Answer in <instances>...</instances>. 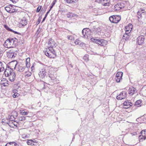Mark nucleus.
I'll use <instances>...</instances> for the list:
<instances>
[{
	"label": "nucleus",
	"instance_id": "a878e982",
	"mask_svg": "<svg viewBox=\"0 0 146 146\" xmlns=\"http://www.w3.org/2000/svg\"><path fill=\"white\" fill-rule=\"evenodd\" d=\"M132 28V25L131 23H129L127 26L125 27V30H129V31H131Z\"/></svg>",
	"mask_w": 146,
	"mask_h": 146
},
{
	"label": "nucleus",
	"instance_id": "0e129e2a",
	"mask_svg": "<svg viewBox=\"0 0 146 146\" xmlns=\"http://www.w3.org/2000/svg\"><path fill=\"white\" fill-rule=\"evenodd\" d=\"M46 17H44L43 18V20H42V21H44L45 19L46 18Z\"/></svg>",
	"mask_w": 146,
	"mask_h": 146
},
{
	"label": "nucleus",
	"instance_id": "09e8293b",
	"mask_svg": "<svg viewBox=\"0 0 146 146\" xmlns=\"http://www.w3.org/2000/svg\"><path fill=\"white\" fill-rule=\"evenodd\" d=\"M94 30L96 32V31L97 32H99L101 31V30L99 28H98L97 29H96Z\"/></svg>",
	"mask_w": 146,
	"mask_h": 146
},
{
	"label": "nucleus",
	"instance_id": "5701e85b",
	"mask_svg": "<svg viewBox=\"0 0 146 146\" xmlns=\"http://www.w3.org/2000/svg\"><path fill=\"white\" fill-rule=\"evenodd\" d=\"M66 15L68 18H71L72 17H76L77 15L72 13L69 12Z\"/></svg>",
	"mask_w": 146,
	"mask_h": 146
},
{
	"label": "nucleus",
	"instance_id": "f704fd0d",
	"mask_svg": "<svg viewBox=\"0 0 146 146\" xmlns=\"http://www.w3.org/2000/svg\"><path fill=\"white\" fill-rule=\"evenodd\" d=\"M67 38L68 40H74V38L72 35L68 36Z\"/></svg>",
	"mask_w": 146,
	"mask_h": 146
},
{
	"label": "nucleus",
	"instance_id": "c03bdc74",
	"mask_svg": "<svg viewBox=\"0 0 146 146\" xmlns=\"http://www.w3.org/2000/svg\"><path fill=\"white\" fill-rule=\"evenodd\" d=\"M41 6L38 7H37V9H36V12H39L40 11V10L41 9Z\"/></svg>",
	"mask_w": 146,
	"mask_h": 146
},
{
	"label": "nucleus",
	"instance_id": "f03ea898",
	"mask_svg": "<svg viewBox=\"0 0 146 146\" xmlns=\"http://www.w3.org/2000/svg\"><path fill=\"white\" fill-rule=\"evenodd\" d=\"M18 40L16 38H10L7 40L4 44L5 47L7 48H14L18 45Z\"/></svg>",
	"mask_w": 146,
	"mask_h": 146
},
{
	"label": "nucleus",
	"instance_id": "7c9ffc66",
	"mask_svg": "<svg viewBox=\"0 0 146 146\" xmlns=\"http://www.w3.org/2000/svg\"><path fill=\"white\" fill-rule=\"evenodd\" d=\"M141 103V102L140 100H137L135 102V106L137 107H139V106H140Z\"/></svg>",
	"mask_w": 146,
	"mask_h": 146
},
{
	"label": "nucleus",
	"instance_id": "5fc2aeb1",
	"mask_svg": "<svg viewBox=\"0 0 146 146\" xmlns=\"http://www.w3.org/2000/svg\"><path fill=\"white\" fill-rule=\"evenodd\" d=\"M50 12V10H49L47 12L46 14H45V16H44L45 17H46L48 15V14Z\"/></svg>",
	"mask_w": 146,
	"mask_h": 146
},
{
	"label": "nucleus",
	"instance_id": "c756f323",
	"mask_svg": "<svg viewBox=\"0 0 146 146\" xmlns=\"http://www.w3.org/2000/svg\"><path fill=\"white\" fill-rule=\"evenodd\" d=\"M130 37V35H126V34H124L123 35V39H125L126 40L127 39H128Z\"/></svg>",
	"mask_w": 146,
	"mask_h": 146
},
{
	"label": "nucleus",
	"instance_id": "13d9d810",
	"mask_svg": "<svg viewBox=\"0 0 146 146\" xmlns=\"http://www.w3.org/2000/svg\"><path fill=\"white\" fill-rule=\"evenodd\" d=\"M41 105V103L40 102H39L37 103V105L39 107H40Z\"/></svg>",
	"mask_w": 146,
	"mask_h": 146
},
{
	"label": "nucleus",
	"instance_id": "603ef678",
	"mask_svg": "<svg viewBox=\"0 0 146 146\" xmlns=\"http://www.w3.org/2000/svg\"><path fill=\"white\" fill-rule=\"evenodd\" d=\"M10 1H12L13 3H16L18 1V0H11Z\"/></svg>",
	"mask_w": 146,
	"mask_h": 146
},
{
	"label": "nucleus",
	"instance_id": "7ed1b4c3",
	"mask_svg": "<svg viewBox=\"0 0 146 146\" xmlns=\"http://www.w3.org/2000/svg\"><path fill=\"white\" fill-rule=\"evenodd\" d=\"M17 62H13L10 63V66H8V67H7L4 72V74L6 77H8V76L13 73V66L12 65L14 66V69H15L16 66L17 65Z\"/></svg>",
	"mask_w": 146,
	"mask_h": 146
},
{
	"label": "nucleus",
	"instance_id": "774afa93",
	"mask_svg": "<svg viewBox=\"0 0 146 146\" xmlns=\"http://www.w3.org/2000/svg\"><path fill=\"white\" fill-rule=\"evenodd\" d=\"M70 65L71 66V67H72V65Z\"/></svg>",
	"mask_w": 146,
	"mask_h": 146
},
{
	"label": "nucleus",
	"instance_id": "473e14b6",
	"mask_svg": "<svg viewBox=\"0 0 146 146\" xmlns=\"http://www.w3.org/2000/svg\"><path fill=\"white\" fill-rule=\"evenodd\" d=\"M83 59L85 60L86 62H87L89 60V58L88 57V55L86 54L83 57Z\"/></svg>",
	"mask_w": 146,
	"mask_h": 146
},
{
	"label": "nucleus",
	"instance_id": "49530a36",
	"mask_svg": "<svg viewBox=\"0 0 146 146\" xmlns=\"http://www.w3.org/2000/svg\"><path fill=\"white\" fill-rule=\"evenodd\" d=\"M30 58H27L26 60V63H30Z\"/></svg>",
	"mask_w": 146,
	"mask_h": 146
},
{
	"label": "nucleus",
	"instance_id": "ea45409f",
	"mask_svg": "<svg viewBox=\"0 0 146 146\" xmlns=\"http://www.w3.org/2000/svg\"><path fill=\"white\" fill-rule=\"evenodd\" d=\"M21 114L22 115H27L28 113V112H25L24 110H23L21 112Z\"/></svg>",
	"mask_w": 146,
	"mask_h": 146
},
{
	"label": "nucleus",
	"instance_id": "393cba45",
	"mask_svg": "<svg viewBox=\"0 0 146 146\" xmlns=\"http://www.w3.org/2000/svg\"><path fill=\"white\" fill-rule=\"evenodd\" d=\"M27 142L28 145H36V143H37L31 140H28Z\"/></svg>",
	"mask_w": 146,
	"mask_h": 146
},
{
	"label": "nucleus",
	"instance_id": "6ab92c4d",
	"mask_svg": "<svg viewBox=\"0 0 146 146\" xmlns=\"http://www.w3.org/2000/svg\"><path fill=\"white\" fill-rule=\"evenodd\" d=\"M137 92L136 89L133 87H130L128 90V93L131 95H132Z\"/></svg>",
	"mask_w": 146,
	"mask_h": 146
},
{
	"label": "nucleus",
	"instance_id": "b1692460",
	"mask_svg": "<svg viewBox=\"0 0 146 146\" xmlns=\"http://www.w3.org/2000/svg\"><path fill=\"white\" fill-rule=\"evenodd\" d=\"M5 146H18V145L15 142H11L7 143Z\"/></svg>",
	"mask_w": 146,
	"mask_h": 146
},
{
	"label": "nucleus",
	"instance_id": "a19ab883",
	"mask_svg": "<svg viewBox=\"0 0 146 146\" xmlns=\"http://www.w3.org/2000/svg\"><path fill=\"white\" fill-rule=\"evenodd\" d=\"M19 95V94L15 92V93L13 95V96L14 98H16Z\"/></svg>",
	"mask_w": 146,
	"mask_h": 146
},
{
	"label": "nucleus",
	"instance_id": "1a4fd4ad",
	"mask_svg": "<svg viewBox=\"0 0 146 146\" xmlns=\"http://www.w3.org/2000/svg\"><path fill=\"white\" fill-rule=\"evenodd\" d=\"M123 74V72H118L117 73L115 78L117 82H119L122 80Z\"/></svg>",
	"mask_w": 146,
	"mask_h": 146
},
{
	"label": "nucleus",
	"instance_id": "ddd939ff",
	"mask_svg": "<svg viewBox=\"0 0 146 146\" xmlns=\"http://www.w3.org/2000/svg\"><path fill=\"white\" fill-rule=\"evenodd\" d=\"M5 9L8 12L10 13H12L15 12L16 10L12 8V6L9 5L5 7Z\"/></svg>",
	"mask_w": 146,
	"mask_h": 146
},
{
	"label": "nucleus",
	"instance_id": "4468645a",
	"mask_svg": "<svg viewBox=\"0 0 146 146\" xmlns=\"http://www.w3.org/2000/svg\"><path fill=\"white\" fill-rule=\"evenodd\" d=\"M123 108L126 109H127L130 106H132L133 105V104L129 101L127 100L125 101L123 103Z\"/></svg>",
	"mask_w": 146,
	"mask_h": 146
},
{
	"label": "nucleus",
	"instance_id": "e433bc0d",
	"mask_svg": "<svg viewBox=\"0 0 146 146\" xmlns=\"http://www.w3.org/2000/svg\"><path fill=\"white\" fill-rule=\"evenodd\" d=\"M12 115H13L15 118H17L18 116V113L17 112H16V111H14L12 112Z\"/></svg>",
	"mask_w": 146,
	"mask_h": 146
},
{
	"label": "nucleus",
	"instance_id": "423d86ee",
	"mask_svg": "<svg viewBox=\"0 0 146 146\" xmlns=\"http://www.w3.org/2000/svg\"><path fill=\"white\" fill-rule=\"evenodd\" d=\"M91 40L102 46H105L107 44V41L104 39L100 40L94 38H92Z\"/></svg>",
	"mask_w": 146,
	"mask_h": 146
},
{
	"label": "nucleus",
	"instance_id": "c85d7f7f",
	"mask_svg": "<svg viewBox=\"0 0 146 146\" xmlns=\"http://www.w3.org/2000/svg\"><path fill=\"white\" fill-rule=\"evenodd\" d=\"M4 69L3 64L1 62H0V72L4 71Z\"/></svg>",
	"mask_w": 146,
	"mask_h": 146
},
{
	"label": "nucleus",
	"instance_id": "bb28decb",
	"mask_svg": "<svg viewBox=\"0 0 146 146\" xmlns=\"http://www.w3.org/2000/svg\"><path fill=\"white\" fill-rule=\"evenodd\" d=\"M114 9H115V10L117 11L120 10L119 5V3H118L117 4L115 5L114 7Z\"/></svg>",
	"mask_w": 146,
	"mask_h": 146
},
{
	"label": "nucleus",
	"instance_id": "412c9836",
	"mask_svg": "<svg viewBox=\"0 0 146 146\" xmlns=\"http://www.w3.org/2000/svg\"><path fill=\"white\" fill-rule=\"evenodd\" d=\"M9 80L11 82H13L15 79V74L14 72L12 73L11 74L8 76Z\"/></svg>",
	"mask_w": 146,
	"mask_h": 146
},
{
	"label": "nucleus",
	"instance_id": "4c0bfd02",
	"mask_svg": "<svg viewBox=\"0 0 146 146\" xmlns=\"http://www.w3.org/2000/svg\"><path fill=\"white\" fill-rule=\"evenodd\" d=\"M49 76L51 78V79L52 80H54L56 78L54 76V75L51 74H49Z\"/></svg>",
	"mask_w": 146,
	"mask_h": 146
},
{
	"label": "nucleus",
	"instance_id": "864d4df0",
	"mask_svg": "<svg viewBox=\"0 0 146 146\" xmlns=\"http://www.w3.org/2000/svg\"><path fill=\"white\" fill-rule=\"evenodd\" d=\"M56 1L57 0H54L52 3V5H54L56 2Z\"/></svg>",
	"mask_w": 146,
	"mask_h": 146
},
{
	"label": "nucleus",
	"instance_id": "2f4dec72",
	"mask_svg": "<svg viewBox=\"0 0 146 146\" xmlns=\"http://www.w3.org/2000/svg\"><path fill=\"white\" fill-rule=\"evenodd\" d=\"M26 117L23 115L19 117V119L20 121H23L25 119Z\"/></svg>",
	"mask_w": 146,
	"mask_h": 146
},
{
	"label": "nucleus",
	"instance_id": "e2e57ef3",
	"mask_svg": "<svg viewBox=\"0 0 146 146\" xmlns=\"http://www.w3.org/2000/svg\"><path fill=\"white\" fill-rule=\"evenodd\" d=\"M40 20L39 19H38V21H37V22L36 23H37L38 24L40 23Z\"/></svg>",
	"mask_w": 146,
	"mask_h": 146
},
{
	"label": "nucleus",
	"instance_id": "20e7f679",
	"mask_svg": "<svg viewBox=\"0 0 146 146\" xmlns=\"http://www.w3.org/2000/svg\"><path fill=\"white\" fill-rule=\"evenodd\" d=\"M137 13L139 21L141 20H144L146 18V12H145L144 10L143 9L139 11Z\"/></svg>",
	"mask_w": 146,
	"mask_h": 146
},
{
	"label": "nucleus",
	"instance_id": "de8ad7c7",
	"mask_svg": "<svg viewBox=\"0 0 146 146\" xmlns=\"http://www.w3.org/2000/svg\"><path fill=\"white\" fill-rule=\"evenodd\" d=\"M130 134L132 136H133V135H135L137 134V133L135 132L131 133Z\"/></svg>",
	"mask_w": 146,
	"mask_h": 146
},
{
	"label": "nucleus",
	"instance_id": "680f3d73",
	"mask_svg": "<svg viewBox=\"0 0 146 146\" xmlns=\"http://www.w3.org/2000/svg\"><path fill=\"white\" fill-rule=\"evenodd\" d=\"M54 6V5H52L50 7V9L49 10H50V11L53 8V6Z\"/></svg>",
	"mask_w": 146,
	"mask_h": 146
},
{
	"label": "nucleus",
	"instance_id": "bf43d9fd",
	"mask_svg": "<svg viewBox=\"0 0 146 146\" xmlns=\"http://www.w3.org/2000/svg\"><path fill=\"white\" fill-rule=\"evenodd\" d=\"M82 35H83L82 37H85L86 36V35H85V32H84V33L82 32Z\"/></svg>",
	"mask_w": 146,
	"mask_h": 146
},
{
	"label": "nucleus",
	"instance_id": "39448f33",
	"mask_svg": "<svg viewBox=\"0 0 146 146\" xmlns=\"http://www.w3.org/2000/svg\"><path fill=\"white\" fill-rule=\"evenodd\" d=\"M17 49L16 48H13L9 50L7 53V56L10 58H14L17 56Z\"/></svg>",
	"mask_w": 146,
	"mask_h": 146
},
{
	"label": "nucleus",
	"instance_id": "0eeeda50",
	"mask_svg": "<svg viewBox=\"0 0 146 146\" xmlns=\"http://www.w3.org/2000/svg\"><path fill=\"white\" fill-rule=\"evenodd\" d=\"M47 68L46 67L42 66L40 68L38 75L40 77L43 78L47 74L46 70Z\"/></svg>",
	"mask_w": 146,
	"mask_h": 146
},
{
	"label": "nucleus",
	"instance_id": "58836bf2",
	"mask_svg": "<svg viewBox=\"0 0 146 146\" xmlns=\"http://www.w3.org/2000/svg\"><path fill=\"white\" fill-rule=\"evenodd\" d=\"M4 27L8 31L11 32L12 31V30L8 26L6 25H4Z\"/></svg>",
	"mask_w": 146,
	"mask_h": 146
},
{
	"label": "nucleus",
	"instance_id": "9b49d317",
	"mask_svg": "<svg viewBox=\"0 0 146 146\" xmlns=\"http://www.w3.org/2000/svg\"><path fill=\"white\" fill-rule=\"evenodd\" d=\"M126 97V92L123 91L116 97V98L118 100H121L125 98Z\"/></svg>",
	"mask_w": 146,
	"mask_h": 146
},
{
	"label": "nucleus",
	"instance_id": "69168bd1",
	"mask_svg": "<svg viewBox=\"0 0 146 146\" xmlns=\"http://www.w3.org/2000/svg\"><path fill=\"white\" fill-rule=\"evenodd\" d=\"M34 68V66L33 65L31 67V69H32V70H33V68Z\"/></svg>",
	"mask_w": 146,
	"mask_h": 146
},
{
	"label": "nucleus",
	"instance_id": "338daca9",
	"mask_svg": "<svg viewBox=\"0 0 146 146\" xmlns=\"http://www.w3.org/2000/svg\"><path fill=\"white\" fill-rule=\"evenodd\" d=\"M47 106H45L44 107V108H47Z\"/></svg>",
	"mask_w": 146,
	"mask_h": 146
},
{
	"label": "nucleus",
	"instance_id": "9d476101",
	"mask_svg": "<svg viewBox=\"0 0 146 146\" xmlns=\"http://www.w3.org/2000/svg\"><path fill=\"white\" fill-rule=\"evenodd\" d=\"M141 133V135L139 136V138L140 139V141H142L143 140L146 139V129L142 130Z\"/></svg>",
	"mask_w": 146,
	"mask_h": 146
},
{
	"label": "nucleus",
	"instance_id": "cd10ccee",
	"mask_svg": "<svg viewBox=\"0 0 146 146\" xmlns=\"http://www.w3.org/2000/svg\"><path fill=\"white\" fill-rule=\"evenodd\" d=\"M67 3H75L76 0H64Z\"/></svg>",
	"mask_w": 146,
	"mask_h": 146
},
{
	"label": "nucleus",
	"instance_id": "aec40b11",
	"mask_svg": "<svg viewBox=\"0 0 146 146\" xmlns=\"http://www.w3.org/2000/svg\"><path fill=\"white\" fill-rule=\"evenodd\" d=\"M25 66H23L22 64H21L19 65L17 70L18 71L20 72H22L25 70Z\"/></svg>",
	"mask_w": 146,
	"mask_h": 146
},
{
	"label": "nucleus",
	"instance_id": "6e6d98bb",
	"mask_svg": "<svg viewBox=\"0 0 146 146\" xmlns=\"http://www.w3.org/2000/svg\"><path fill=\"white\" fill-rule=\"evenodd\" d=\"M3 52L0 51V58L1 57L3 54Z\"/></svg>",
	"mask_w": 146,
	"mask_h": 146
},
{
	"label": "nucleus",
	"instance_id": "4be33fe9",
	"mask_svg": "<svg viewBox=\"0 0 146 146\" xmlns=\"http://www.w3.org/2000/svg\"><path fill=\"white\" fill-rule=\"evenodd\" d=\"M110 3V0H102V4L104 6H108Z\"/></svg>",
	"mask_w": 146,
	"mask_h": 146
},
{
	"label": "nucleus",
	"instance_id": "f257e3e1",
	"mask_svg": "<svg viewBox=\"0 0 146 146\" xmlns=\"http://www.w3.org/2000/svg\"><path fill=\"white\" fill-rule=\"evenodd\" d=\"M48 44L49 47L45 51V54L50 58H53L55 52L52 48L56 47V43L51 38L49 39Z\"/></svg>",
	"mask_w": 146,
	"mask_h": 146
},
{
	"label": "nucleus",
	"instance_id": "a211bd4d",
	"mask_svg": "<svg viewBox=\"0 0 146 146\" xmlns=\"http://www.w3.org/2000/svg\"><path fill=\"white\" fill-rule=\"evenodd\" d=\"M84 32H85V35L87 37L92 34V33L89 29H84L82 31V33H84Z\"/></svg>",
	"mask_w": 146,
	"mask_h": 146
},
{
	"label": "nucleus",
	"instance_id": "8fccbe9b",
	"mask_svg": "<svg viewBox=\"0 0 146 146\" xmlns=\"http://www.w3.org/2000/svg\"><path fill=\"white\" fill-rule=\"evenodd\" d=\"M95 1L98 3H102V0H96Z\"/></svg>",
	"mask_w": 146,
	"mask_h": 146
},
{
	"label": "nucleus",
	"instance_id": "79ce46f5",
	"mask_svg": "<svg viewBox=\"0 0 146 146\" xmlns=\"http://www.w3.org/2000/svg\"><path fill=\"white\" fill-rule=\"evenodd\" d=\"M80 42V41L79 40L76 39L75 41V43L76 44H79V43Z\"/></svg>",
	"mask_w": 146,
	"mask_h": 146
},
{
	"label": "nucleus",
	"instance_id": "37998d69",
	"mask_svg": "<svg viewBox=\"0 0 146 146\" xmlns=\"http://www.w3.org/2000/svg\"><path fill=\"white\" fill-rule=\"evenodd\" d=\"M125 34H126V35H129L131 31H129V30H125Z\"/></svg>",
	"mask_w": 146,
	"mask_h": 146
},
{
	"label": "nucleus",
	"instance_id": "dca6fc26",
	"mask_svg": "<svg viewBox=\"0 0 146 146\" xmlns=\"http://www.w3.org/2000/svg\"><path fill=\"white\" fill-rule=\"evenodd\" d=\"M8 81L5 78H3L0 82V84L1 86L5 87L8 86L9 84L8 83Z\"/></svg>",
	"mask_w": 146,
	"mask_h": 146
},
{
	"label": "nucleus",
	"instance_id": "6e6552de",
	"mask_svg": "<svg viewBox=\"0 0 146 146\" xmlns=\"http://www.w3.org/2000/svg\"><path fill=\"white\" fill-rule=\"evenodd\" d=\"M110 21L113 23H117L121 20V17L119 15H113L109 17Z\"/></svg>",
	"mask_w": 146,
	"mask_h": 146
},
{
	"label": "nucleus",
	"instance_id": "c9c22d12",
	"mask_svg": "<svg viewBox=\"0 0 146 146\" xmlns=\"http://www.w3.org/2000/svg\"><path fill=\"white\" fill-rule=\"evenodd\" d=\"M16 118H15V117L13 115H11L9 117V121H14L15 119Z\"/></svg>",
	"mask_w": 146,
	"mask_h": 146
},
{
	"label": "nucleus",
	"instance_id": "2eb2a0df",
	"mask_svg": "<svg viewBox=\"0 0 146 146\" xmlns=\"http://www.w3.org/2000/svg\"><path fill=\"white\" fill-rule=\"evenodd\" d=\"M27 24V21L25 17H23L20 22L19 26L20 27H22L26 25Z\"/></svg>",
	"mask_w": 146,
	"mask_h": 146
},
{
	"label": "nucleus",
	"instance_id": "4d7b16f0",
	"mask_svg": "<svg viewBox=\"0 0 146 146\" xmlns=\"http://www.w3.org/2000/svg\"><path fill=\"white\" fill-rule=\"evenodd\" d=\"M80 46H84V45L85 44H84V43L82 42V43H81L80 44Z\"/></svg>",
	"mask_w": 146,
	"mask_h": 146
},
{
	"label": "nucleus",
	"instance_id": "3c124183",
	"mask_svg": "<svg viewBox=\"0 0 146 146\" xmlns=\"http://www.w3.org/2000/svg\"><path fill=\"white\" fill-rule=\"evenodd\" d=\"M12 32L14 33L15 34H20V33H18L17 31H15L13 30H12V31H11Z\"/></svg>",
	"mask_w": 146,
	"mask_h": 146
},
{
	"label": "nucleus",
	"instance_id": "a18cd8bd",
	"mask_svg": "<svg viewBox=\"0 0 146 146\" xmlns=\"http://www.w3.org/2000/svg\"><path fill=\"white\" fill-rule=\"evenodd\" d=\"M26 66L27 68H29L30 67V63H26Z\"/></svg>",
	"mask_w": 146,
	"mask_h": 146
},
{
	"label": "nucleus",
	"instance_id": "f3484780",
	"mask_svg": "<svg viewBox=\"0 0 146 146\" xmlns=\"http://www.w3.org/2000/svg\"><path fill=\"white\" fill-rule=\"evenodd\" d=\"M128 1H127L126 2H124V3L123 2H121L119 3V5H120V8L121 10H122L123 9H124V10H126L128 8H127L126 4L128 3Z\"/></svg>",
	"mask_w": 146,
	"mask_h": 146
},
{
	"label": "nucleus",
	"instance_id": "72a5a7b5",
	"mask_svg": "<svg viewBox=\"0 0 146 146\" xmlns=\"http://www.w3.org/2000/svg\"><path fill=\"white\" fill-rule=\"evenodd\" d=\"M31 73L29 71H26L25 72V76L27 77H29L31 75Z\"/></svg>",
	"mask_w": 146,
	"mask_h": 146
},
{
	"label": "nucleus",
	"instance_id": "052dcab7",
	"mask_svg": "<svg viewBox=\"0 0 146 146\" xmlns=\"http://www.w3.org/2000/svg\"><path fill=\"white\" fill-rule=\"evenodd\" d=\"M17 90L16 89H14L13 91V93H15V92L17 93Z\"/></svg>",
	"mask_w": 146,
	"mask_h": 146
},
{
	"label": "nucleus",
	"instance_id": "f8f14e48",
	"mask_svg": "<svg viewBox=\"0 0 146 146\" xmlns=\"http://www.w3.org/2000/svg\"><path fill=\"white\" fill-rule=\"evenodd\" d=\"M137 42L139 45H142L144 43V38L143 36H139L137 38Z\"/></svg>",
	"mask_w": 146,
	"mask_h": 146
}]
</instances>
